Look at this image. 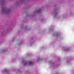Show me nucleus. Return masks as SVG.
<instances>
[{
  "label": "nucleus",
  "mask_w": 74,
  "mask_h": 74,
  "mask_svg": "<svg viewBox=\"0 0 74 74\" xmlns=\"http://www.w3.org/2000/svg\"><path fill=\"white\" fill-rule=\"evenodd\" d=\"M5 71H6V70H5Z\"/></svg>",
  "instance_id": "obj_2"
},
{
  "label": "nucleus",
  "mask_w": 74,
  "mask_h": 74,
  "mask_svg": "<svg viewBox=\"0 0 74 74\" xmlns=\"http://www.w3.org/2000/svg\"><path fill=\"white\" fill-rule=\"evenodd\" d=\"M29 64H30V65H32V64H33V62H29Z\"/></svg>",
  "instance_id": "obj_1"
}]
</instances>
